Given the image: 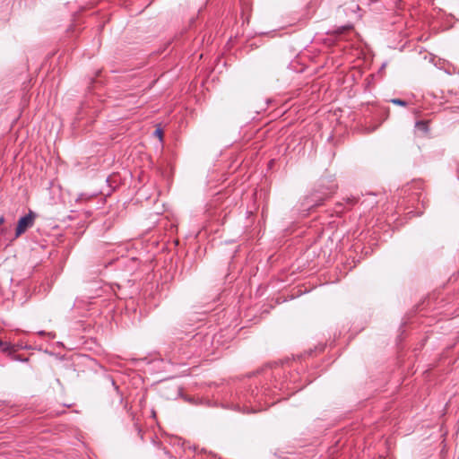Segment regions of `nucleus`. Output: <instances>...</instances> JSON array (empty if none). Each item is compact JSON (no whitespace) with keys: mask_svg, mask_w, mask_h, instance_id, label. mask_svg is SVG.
Masks as SVG:
<instances>
[{"mask_svg":"<svg viewBox=\"0 0 459 459\" xmlns=\"http://www.w3.org/2000/svg\"><path fill=\"white\" fill-rule=\"evenodd\" d=\"M337 185L326 178L320 180V183L308 195L305 197L301 204V212H309L311 209L319 206L323 202L330 198L336 191Z\"/></svg>","mask_w":459,"mask_h":459,"instance_id":"1","label":"nucleus"},{"mask_svg":"<svg viewBox=\"0 0 459 459\" xmlns=\"http://www.w3.org/2000/svg\"><path fill=\"white\" fill-rule=\"evenodd\" d=\"M264 393L255 387L252 389L250 394H242L238 397V402L232 403V409L242 413H253L263 410L261 404Z\"/></svg>","mask_w":459,"mask_h":459,"instance_id":"2","label":"nucleus"},{"mask_svg":"<svg viewBox=\"0 0 459 459\" xmlns=\"http://www.w3.org/2000/svg\"><path fill=\"white\" fill-rule=\"evenodd\" d=\"M36 214L30 211V212L18 220L17 227L15 230V238L23 234L28 229L31 228L34 224Z\"/></svg>","mask_w":459,"mask_h":459,"instance_id":"3","label":"nucleus"},{"mask_svg":"<svg viewBox=\"0 0 459 459\" xmlns=\"http://www.w3.org/2000/svg\"><path fill=\"white\" fill-rule=\"evenodd\" d=\"M143 103V101H141L140 98L136 94L128 93L125 96L121 105L129 109H133L141 107Z\"/></svg>","mask_w":459,"mask_h":459,"instance_id":"4","label":"nucleus"},{"mask_svg":"<svg viewBox=\"0 0 459 459\" xmlns=\"http://www.w3.org/2000/svg\"><path fill=\"white\" fill-rule=\"evenodd\" d=\"M415 127L423 133H427L429 131L428 124L424 121H417Z\"/></svg>","mask_w":459,"mask_h":459,"instance_id":"5","label":"nucleus"},{"mask_svg":"<svg viewBox=\"0 0 459 459\" xmlns=\"http://www.w3.org/2000/svg\"><path fill=\"white\" fill-rule=\"evenodd\" d=\"M95 195H88V194H80L78 195V197L76 198V201L77 202H83V201H87L89 199H91V197H93Z\"/></svg>","mask_w":459,"mask_h":459,"instance_id":"6","label":"nucleus"},{"mask_svg":"<svg viewBox=\"0 0 459 459\" xmlns=\"http://www.w3.org/2000/svg\"><path fill=\"white\" fill-rule=\"evenodd\" d=\"M390 102H392L394 105H398V106H402V107L407 106V102L401 99H392L390 100Z\"/></svg>","mask_w":459,"mask_h":459,"instance_id":"7","label":"nucleus"},{"mask_svg":"<svg viewBox=\"0 0 459 459\" xmlns=\"http://www.w3.org/2000/svg\"><path fill=\"white\" fill-rule=\"evenodd\" d=\"M110 381H111L112 386L114 387V390L120 396V402L122 403L123 397H122V394L120 393L119 387L117 385L116 382L112 378L110 379Z\"/></svg>","mask_w":459,"mask_h":459,"instance_id":"8","label":"nucleus"},{"mask_svg":"<svg viewBox=\"0 0 459 459\" xmlns=\"http://www.w3.org/2000/svg\"><path fill=\"white\" fill-rule=\"evenodd\" d=\"M0 349L3 351H8L10 350V344L0 340Z\"/></svg>","mask_w":459,"mask_h":459,"instance_id":"9","label":"nucleus"},{"mask_svg":"<svg viewBox=\"0 0 459 459\" xmlns=\"http://www.w3.org/2000/svg\"><path fill=\"white\" fill-rule=\"evenodd\" d=\"M154 134L158 135L160 138L162 137V130L160 128H157L154 132Z\"/></svg>","mask_w":459,"mask_h":459,"instance_id":"10","label":"nucleus"},{"mask_svg":"<svg viewBox=\"0 0 459 459\" xmlns=\"http://www.w3.org/2000/svg\"><path fill=\"white\" fill-rule=\"evenodd\" d=\"M377 126H374V127H372V128H368V127H367V131H368V133H371V132L375 131V130L377 128Z\"/></svg>","mask_w":459,"mask_h":459,"instance_id":"11","label":"nucleus"},{"mask_svg":"<svg viewBox=\"0 0 459 459\" xmlns=\"http://www.w3.org/2000/svg\"><path fill=\"white\" fill-rule=\"evenodd\" d=\"M4 222V217L0 216V226Z\"/></svg>","mask_w":459,"mask_h":459,"instance_id":"12","label":"nucleus"},{"mask_svg":"<svg viewBox=\"0 0 459 459\" xmlns=\"http://www.w3.org/2000/svg\"><path fill=\"white\" fill-rule=\"evenodd\" d=\"M352 27L351 25L349 26H345V27H342V30H351Z\"/></svg>","mask_w":459,"mask_h":459,"instance_id":"13","label":"nucleus"},{"mask_svg":"<svg viewBox=\"0 0 459 459\" xmlns=\"http://www.w3.org/2000/svg\"><path fill=\"white\" fill-rule=\"evenodd\" d=\"M325 346L321 345L319 348H316V350L319 349L320 351L324 350Z\"/></svg>","mask_w":459,"mask_h":459,"instance_id":"14","label":"nucleus"},{"mask_svg":"<svg viewBox=\"0 0 459 459\" xmlns=\"http://www.w3.org/2000/svg\"><path fill=\"white\" fill-rule=\"evenodd\" d=\"M312 353H313V351H312V350H309V351H307V355H308V356L312 355Z\"/></svg>","mask_w":459,"mask_h":459,"instance_id":"15","label":"nucleus"},{"mask_svg":"<svg viewBox=\"0 0 459 459\" xmlns=\"http://www.w3.org/2000/svg\"><path fill=\"white\" fill-rule=\"evenodd\" d=\"M339 30H339V33H342V31L343 30H342V28H340Z\"/></svg>","mask_w":459,"mask_h":459,"instance_id":"16","label":"nucleus"}]
</instances>
